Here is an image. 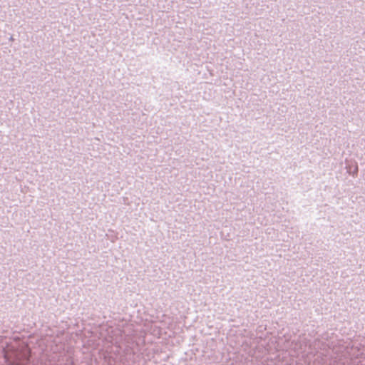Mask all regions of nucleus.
Here are the masks:
<instances>
[{
  "label": "nucleus",
  "instance_id": "f257e3e1",
  "mask_svg": "<svg viewBox=\"0 0 365 365\" xmlns=\"http://www.w3.org/2000/svg\"><path fill=\"white\" fill-rule=\"evenodd\" d=\"M30 350L28 346L22 343L15 351H6L5 358L12 365H24L29 361Z\"/></svg>",
  "mask_w": 365,
  "mask_h": 365
}]
</instances>
